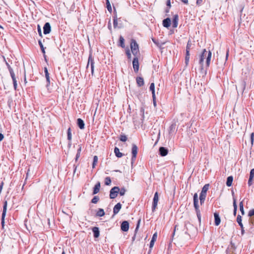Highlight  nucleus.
I'll return each instance as SVG.
<instances>
[{"mask_svg":"<svg viewBox=\"0 0 254 254\" xmlns=\"http://www.w3.org/2000/svg\"><path fill=\"white\" fill-rule=\"evenodd\" d=\"M211 58V52L210 51H206L205 49L203 50L201 55L200 56L199 64L200 65L201 69L203 68L204 59H206V65L208 67L210 65Z\"/></svg>","mask_w":254,"mask_h":254,"instance_id":"1","label":"nucleus"},{"mask_svg":"<svg viewBox=\"0 0 254 254\" xmlns=\"http://www.w3.org/2000/svg\"><path fill=\"white\" fill-rule=\"evenodd\" d=\"M120 188L119 187H114L112 188L110 191V198L111 199H114L118 196Z\"/></svg>","mask_w":254,"mask_h":254,"instance_id":"2","label":"nucleus"},{"mask_svg":"<svg viewBox=\"0 0 254 254\" xmlns=\"http://www.w3.org/2000/svg\"><path fill=\"white\" fill-rule=\"evenodd\" d=\"M7 201L6 200H5L3 203V210L1 215V226L2 228H3L4 225V218L6 215V212L7 210Z\"/></svg>","mask_w":254,"mask_h":254,"instance_id":"3","label":"nucleus"},{"mask_svg":"<svg viewBox=\"0 0 254 254\" xmlns=\"http://www.w3.org/2000/svg\"><path fill=\"white\" fill-rule=\"evenodd\" d=\"M137 151H138V148L137 146L134 144H132V148H131V154H132V157H131V164L133 163V162L135 161L136 155L137 154Z\"/></svg>","mask_w":254,"mask_h":254,"instance_id":"4","label":"nucleus"},{"mask_svg":"<svg viewBox=\"0 0 254 254\" xmlns=\"http://www.w3.org/2000/svg\"><path fill=\"white\" fill-rule=\"evenodd\" d=\"M89 64H90L91 73H92V75H93V73H94V61L93 58L92 57L91 54H90L89 56L88 60V64H87L86 68L88 67Z\"/></svg>","mask_w":254,"mask_h":254,"instance_id":"5","label":"nucleus"},{"mask_svg":"<svg viewBox=\"0 0 254 254\" xmlns=\"http://www.w3.org/2000/svg\"><path fill=\"white\" fill-rule=\"evenodd\" d=\"M158 200H159L158 193L157 192H156L154 195L153 203H152V210L153 211H154L156 209L157 206Z\"/></svg>","mask_w":254,"mask_h":254,"instance_id":"6","label":"nucleus"},{"mask_svg":"<svg viewBox=\"0 0 254 254\" xmlns=\"http://www.w3.org/2000/svg\"><path fill=\"white\" fill-rule=\"evenodd\" d=\"M132 65L135 72H137L139 70V62L138 57H134L132 61Z\"/></svg>","mask_w":254,"mask_h":254,"instance_id":"7","label":"nucleus"},{"mask_svg":"<svg viewBox=\"0 0 254 254\" xmlns=\"http://www.w3.org/2000/svg\"><path fill=\"white\" fill-rule=\"evenodd\" d=\"M51 27L49 22H46L43 27V32L44 34H48L51 32Z\"/></svg>","mask_w":254,"mask_h":254,"instance_id":"8","label":"nucleus"},{"mask_svg":"<svg viewBox=\"0 0 254 254\" xmlns=\"http://www.w3.org/2000/svg\"><path fill=\"white\" fill-rule=\"evenodd\" d=\"M44 72H45V77H46V82H47L46 87H48L50 84V74L48 70V68L46 67H44Z\"/></svg>","mask_w":254,"mask_h":254,"instance_id":"9","label":"nucleus"},{"mask_svg":"<svg viewBox=\"0 0 254 254\" xmlns=\"http://www.w3.org/2000/svg\"><path fill=\"white\" fill-rule=\"evenodd\" d=\"M121 230L124 232H127L129 229V223L127 221H123L121 226Z\"/></svg>","mask_w":254,"mask_h":254,"instance_id":"10","label":"nucleus"},{"mask_svg":"<svg viewBox=\"0 0 254 254\" xmlns=\"http://www.w3.org/2000/svg\"><path fill=\"white\" fill-rule=\"evenodd\" d=\"M159 152L161 156H165L168 154V150L165 147H160L159 149Z\"/></svg>","mask_w":254,"mask_h":254,"instance_id":"11","label":"nucleus"},{"mask_svg":"<svg viewBox=\"0 0 254 254\" xmlns=\"http://www.w3.org/2000/svg\"><path fill=\"white\" fill-rule=\"evenodd\" d=\"M254 178V168L252 169L250 171V177L248 180V184L249 186H251L253 184Z\"/></svg>","mask_w":254,"mask_h":254,"instance_id":"12","label":"nucleus"},{"mask_svg":"<svg viewBox=\"0 0 254 254\" xmlns=\"http://www.w3.org/2000/svg\"><path fill=\"white\" fill-rule=\"evenodd\" d=\"M176 131V125L172 124L169 127V133L171 135H173Z\"/></svg>","mask_w":254,"mask_h":254,"instance_id":"13","label":"nucleus"},{"mask_svg":"<svg viewBox=\"0 0 254 254\" xmlns=\"http://www.w3.org/2000/svg\"><path fill=\"white\" fill-rule=\"evenodd\" d=\"M122 208V204L119 202L117 204H116L113 208V213L114 215H116L119 213L120 210Z\"/></svg>","mask_w":254,"mask_h":254,"instance_id":"14","label":"nucleus"},{"mask_svg":"<svg viewBox=\"0 0 254 254\" xmlns=\"http://www.w3.org/2000/svg\"><path fill=\"white\" fill-rule=\"evenodd\" d=\"M214 216L215 225L216 226H218L221 222V219L219 217V214L217 212H215L214 213Z\"/></svg>","mask_w":254,"mask_h":254,"instance_id":"15","label":"nucleus"},{"mask_svg":"<svg viewBox=\"0 0 254 254\" xmlns=\"http://www.w3.org/2000/svg\"><path fill=\"white\" fill-rule=\"evenodd\" d=\"M93 236L95 238H97L100 235V231L98 227H94L92 229Z\"/></svg>","mask_w":254,"mask_h":254,"instance_id":"16","label":"nucleus"},{"mask_svg":"<svg viewBox=\"0 0 254 254\" xmlns=\"http://www.w3.org/2000/svg\"><path fill=\"white\" fill-rule=\"evenodd\" d=\"M237 221L238 223L239 224V225H240V226L241 227V231H242V234H244V229L243 225L242 223V217L240 215H238L237 216Z\"/></svg>","mask_w":254,"mask_h":254,"instance_id":"17","label":"nucleus"},{"mask_svg":"<svg viewBox=\"0 0 254 254\" xmlns=\"http://www.w3.org/2000/svg\"><path fill=\"white\" fill-rule=\"evenodd\" d=\"M163 25L166 28H168L171 25V19L170 18H166L163 20Z\"/></svg>","mask_w":254,"mask_h":254,"instance_id":"18","label":"nucleus"},{"mask_svg":"<svg viewBox=\"0 0 254 254\" xmlns=\"http://www.w3.org/2000/svg\"><path fill=\"white\" fill-rule=\"evenodd\" d=\"M100 187V183L98 182L93 188V194H95L99 192Z\"/></svg>","mask_w":254,"mask_h":254,"instance_id":"19","label":"nucleus"},{"mask_svg":"<svg viewBox=\"0 0 254 254\" xmlns=\"http://www.w3.org/2000/svg\"><path fill=\"white\" fill-rule=\"evenodd\" d=\"M193 205L194 208H197V207L199 206L198 195L196 193H195L193 195Z\"/></svg>","mask_w":254,"mask_h":254,"instance_id":"20","label":"nucleus"},{"mask_svg":"<svg viewBox=\"0 0 254 254\" xmlns=\"http://www.w3.org/2000/svg\"><path fill=\"white\" fill-rule=\"evenodd\" d=\"M77 124L79 128L82 129L84 128L85 124L84 121L81 119H78L77 120Z\"/></svg>","mask_w":254,"mask_h":254,"instance_id":"21","label":"nucleus"},{"mask_svg":"<svg viewBox=\"0 0 254 254\" xmlns=\"http://www.w3.org/2000/svg\"><path fill=\"white\" fill-rule=\"evenodd\" d=\"M131 50L132 49H139L138 45L136 43V41L134 39H132L130 43Z\"/></svg>","mask_w":254,"mask_h":254,"instance_id":"22","label":"nucleus"},{"mask_svg":"<svg viewBox=\"0 0 254 254\" xmlns=\"http://www.w3.org/2000/svg\"><path fill=\"white\" fill-rule=\"evenodd\" d=\"M179 20V17L177 14H176L174 16L173 19V27L174 28H176L178 26Z\"/></svg>","mask_w":254,"mask_h":254,"instance_id":"23","label":"nucleus"},{"mask_svg":"<svg viewBox=\"0 0 254 254\" xmlns=\"http://www.w3.org/2000/svg\"><path fill=\"white\" fill-rule=\"evenodd\" d=\"M136 83L139 87L142 86L144 84V79L141 77H137L136 79Z\"/></svg>","mask_w":254,"mask_h":254,"instance_id":"24","label":"nucleus"},{"mask_svg":"<svg viewBox=\"0 0 254 254\" xmlns=\"http://www.w3.org/2000/svg\"><path fill=\"white\" fill-rule=\"evenodd\" d=\"M206 196V193L201 192L199 195V199L200 204L202 205L205 199Z\"/></svg>","mask_w":254,"mask_h":254,"instance_id":"25","label":"nucleus"},{"mask_svg":"<svg viewBox=\"0 0 254 254\" xmlns=\"http://www.w3.org/2000/svg\"><path fill=\"white\" fill-rule=\"evenodd\" d=\"M38 43H39V45L40 47V48L41 49V51H42V52L43 53V55H44V58L45 59L46 61H47V59H46V56L45 55V48L44 47V46L43 45V43L42 42V41L39 40L38 41Z\"/></svg>","mask_w":254,"mask_h":254,"instance_id":"26","label":"nucleus"},{"mask_svg":"<svg viewBox=\"0 0 254 254\" xmlns=\"http://www.w3.org/2000/svg\"><path fill=\"white\" fill-rule=\"evenodd\" d=\"M114 14V16L113 17V26L114 28H116L118 27V18L117 12H115Z\"/></svg>","mask_w":254,"mask_h":254,"instance_id":"27","label":"nucleus"},{"mask_svg":"<svg viewBox=\"0 0 254 254\" xmlns=\"http://www.w3.org/2000/svg\"><path fill=\"white\" fill-rule=\"evenodd\" d=\"M114 153L116 156L118 158H121L123 156V154L120 152V150L117 147H115L114 149Z\"/></svg>","mask_w":254,"mask_h":254,"instance_id":"28","label":"nucleus"},{"mask_svg":"<svg viewBox=\"0 0 254 254\" xmlns=\"http://www.w3.org/2000/svg\"><path fill=\"white\" fill-rule=\"evenodd\" d=\"M236 198L235 197H233V207H234V211H233V214L234 216L236 215L237 213V202H236Z\"/></svg>","mask_w":254,"mask_h":254,"instance_id":"29","label":"nucleus"},{"mask_svg":"<svg viewBox=\"0 0 254 254\" xmlns=\"http://www.w3.org/2000/svg\"><path fill=\"white\" fill-rule=\"evenodd\" d=\"M233 181V177L231 176H229L227 179L226 185L227 187H230L232 186V182Z\"/></svg>","mask_w":254,"mask_h":254,"instance_id":"30","label":"nucleus"},{"mask_svg":"<svg viewBox=\"0 0 254 254\" xmlns=\"http://www.w3.org/2000/svg\"><path fill=\"white\" fill-rule=\"evenodd\" d=\"M78 147H78V148L77 149V153H76V157H75V161H77L78 160V158H79V157L80 156V153H81V149H82L81 145H79Z\"/></svg>","mask_w":254,"mask_h":254,"instance_id":"31","label":"nucleus"},{"mask_svg":"<svg viewBox=\"0 0 254 254\" xmlns=\"http://www.w3.org/2000/svg\"><path fill=\"white\" fill-rule=\"evenodd\" d=\"M119 46H120L122 48H125V39L123 37L121 36L119 39Z\"/></svg>","mask_w":254,"mask_h":254,"instance_id":"32","label":"nucleus"},{"mask_svg":"<svg viewBox=\"0 0 254 254\" xmlns=\"http://www.w3.org/2000/svg\"><path fill=\"white\" fill-rule=\"evenodd\" d=\"M131 50V52H132V54L134 55V57L138 58V57L140 55L139 49H132Z\"/></svg>","mask_w":254,"mask_h":254,"instance_id":"33","label":"nucleus"},{"mask_svg":"<svg viewBox=\"0 0 254 254\" xmlns=\"http://www.w3.org/2000/svg\"><path fill=\"white\" fill-rule=\"evenodd\" d=\"M105 215V212L102 208H99L98 211L97 212L96 215L98 216H103Z\"/></svg>","mask_w":254,"mask_h":254,"instance_id":"34","label":"nucleus"},{"mask_svg":"<svg viewBox=\"0 0 254 254\" xmlns=\"http://www.w3.org/2000/svg\"><path fill=\"white\" fill-rule=\"evenodd\" d=\"M209 185L208 184H205L203 187L201 192L206 193L207 191H208V190L209 189Z\"/></svg>","mask_w":254,"mask_h":254,"instance_id":"35","label":"nucleus"},{"mask_svg":"<svg viewBox=\"0 0 254 254\" xmlns=\"http://www.w3.org/2000/svg\"><path fill=\"white\" fill-rule=\"evenodd\" d=\"M67 139L69 141H71L72 138L71 130L70 127H69L67 131Z\"/></svg>","mask_w":254,"mask_h":254,"instance_id":"36","label":"nucleus"},{"mask_svg":"<svg viewBox=\"0 0 254 254\" xmlns=\"http://www.w3.org/2000/svg\"><path fill=\"white\" fill-rule=\"evenodd\" d=\"M106 7L108 9V10L110 12H112V7L111 3L110 2L109 0H106Z\"/></svg>","mask_w":254,"mask_h":254,"instance_id":"37","label":"nucleus"},{"mask_svg":"<svg viewBox=\"0 0 254 254\" xmlns=\"http://www.w3.org/2000/svg\"><path fill=\"white\" fill-rule=\"evenodd\" d=\"M195 210L196 213L197 217L198 220L200 221L201 218V214L200 210L199 209V206H197V208H195Z\"/></svg>","mask_w":254,"mask_h":254,"instance_id":"38","label":"nucleus"},{"mask_svg":"<svg viewBox=\"0 0 254 254\" xmlns=\"http://www.w3.org/2000/svg\"><path fill=\"white\" fill-rule=\"evenodd\" d=\"M239 206H240V210L242 214L244 215L245 212H244V205H243V201H242L240 202Z\"/></svg>","mask_w":254,"mask_h":254,"instance_id":"39","label":"nucleus"},{"mask_svg":"<svg viewBox=\"0 0 254 254\" xmlns=\"http://www.w3.org/2000/svg\"><path fill=\"white\" fill-rule=\"evenodd\" d=\"M126 191L127 190L124 187H123L121 189H120L119 193H120V195L123 196L125 195Z\"/></svg>","mask_w":254,"mask_h":254,"instance_id":"40","label":"nucleus"},{"mask_svg":"<svg viewBox=\"0 0 254 254\" xmlns=\"http://www.w3.org/2000/svg\"><path fill=\"white\" fill-rule=\"evenodd\" d=\"M98 162V157L97 156H94L93 157V161L92 163V168H94Z\"/></svg>","mask_w":254,"mask_h":254,"instance_id":"41","label":"nucleus"},{"mask_svg":"<svg viewBox=\"0 0 254 254\" xmlns=\"http://www.w3.org/2000/svg\"><path fill=\"white\" fill-rule=\"evenodd\" d=\"M120 140L123 142H125L127 140V137L125 134H121L120 136Z\"/></svg>","mask_w":254,"mask_h":254,"instance_id":"42","label":"nucleus"},{"mask_svg":"<svg viewBox=\"0 0 254 254\" xmlns=\"http://www.w3.org/2000/svg\"><path fill=\"white\" fill-rule=\"evenodd\" d=\"M111 183V180L109 177H107L105 180V184L106 185L109 186Z\"/></svg>","mask_w":254,"mask_h":254,"instance_id":"43","label":"nucleus"},{"mask_svg":"<svg viewBox=\"0 0 254 254\" xmlns=\"http://www.w3.org/2000/svg\"><path fill=\"white\" fill-rule=\"evenodd\" d=\"M149 89L152 94L155 93V84L154 83H151Z\"/></svg>","mask_w":254,"mask_h":254,"instance_id":"44","label":"nucleus"},{"mask_svg":"<svg viewBox=\"0 0 254 254\" xmlns=\"http://www.w3.org/2000/svg\"><path fill=\"white\" fill-rule=\"evenodd\" d=\"M99 200L98 196H95L91 200V202L93 203H96Z\"/></svg>","mask_w":254,"mask_h":254,"instance_id":"45","label":"nucleus"},{"mask_svg":"<svg viewBox=\"0 0 254 254\" xmlns=\"http://www.w3.org/2000/svg\"><path fill=\"white\" fill-rule=\"evenodd\" d=\"M126 55L127 57V58L129 59V60H130L131 59V53L130 52V51L129 49H127L126 50Z\"/></svg>","mask_w":254,"mask_h":254,"instance_id":"46","label":"nucleus"},{"mask_svg":"<svg viewBox=\"0 0 254 254\" xmlns=\"http://www.w3.org/2000/svg\"><path fill=\"white\" fill-rule=\"evenodd\" d=\"M37 30H38V32L39 36L41 37H42V31H41V27L39 25H38Z\"/></svg>","mask_w":254,"mask_h":254,"instance_id":"47","label":"nucleus"},{"mask_svg":"<svg viewBox=\"0 0 254 254\" xmlns=\"http://www.w3.org/2000/svg\"><path fill=\"white\" fill-rule=\"evenodd\" d=\"M157 233H155L153 235V236L152 237V239H151V241H154L155 242L156 241V239H157Z\"/></svg>","mask_w":254,"mask_h":254,"instance_id":"48","label":"nucleus"},{"mask_svg":"<svg viewBox=\"0 0 254 254\" xmlns=\"http://www.w3.org/2000/svg\"><path fill=\"white\" fill-rule=\"evenodd\" d=\"M152 41L154 44H155L158 47H161L162 46V44H160L158 41L154 39H152Z\"/></svg>","mask_w":254,"mask_h":254,"instance_id":"49","label":"nucleus"},{"mask_svg":"<svg viewBox=\"0 0 254 254\" xmlns=\"http://www.w3.org/2000/svg\"><path fill=\"white\" fill-rule=\"evenodd\" d=\"M12 81H13L14 88L15 90H16L17 86L16 79H13V80H12Z\"/></svg>","mask_w":254,"mask_h":254,"instance_id":"50","label":"nucleus"},{"mask_svg":"<svg viewBox=\"0 0 254 254\" xmlns=\"http://www.w3.org/2000/svg\"><path fill=\"white\" fill-rule=\"evenodd\" d=\"M254 215V209H251L249 211L248 216L252 217Z\"/></svg>","mask_w":254,"mask_h":254,"instance_id":"51","label":"nucleus"},{"mask_svg":"<svg viewBox=\"0 0 254 254\" xmlns=\"http://www.w3.org/2000/svg\"><path fill=\"white\" fill-rule=\"evenodd\" d=\"M190 60V56H186L185 57V64L187 65L189 64Z\"/></svg>","mask_w":254,"mask_h":254,"instance_id":"52","label":"nucleus"},{"mask_svg":"<svg viewBox=\"0 0 254 254\" xmlns=\"http://www.w3.org/2000/svg\"><path fill=\"white\" fill-rule=\"evenodd\" d=\"M140 221H141L140 219H139L138 220L137 224V225H136V228H135V232H136L137 231V230L138 229V228L139 227V224H140Z\"/></svg>","mask_w":254,"mask_h":254,"instance_id":"53","label":"nucleus"},{"mask_svg":"<svg viewBox=\"0 0 254 254\" xmlns=\"http://www.w3.org/2000/svg\"><path fill=\"white\" fill-rule=\"evenodd\" d=\"M154 243H155L154 241H153L151 240V241L150 242V244H149V248H150V249H151L153 247V246L154 245Z\"/></svg>","mask_w":254,"mask_h":254,"instance_id":"54","label":"nucleus"},{"mask_svg":"<svg viewBox=\"0 0 254 254\" xmlns=\"http://www.w3.org/2000/svg\"><path fill=\"white\" fill-rule=\"evenodd\" d=\"M196 3L198 5H200L202 3V0H196Z\"/></svg>","mask_w":254,"mask_h":254,"instance_id":"55","label":"nucleus"},{"mask_svg":"<svg viewBox=\"0 0 254 254\" xmlns=\"http://www.w3.org/2000/svg\"><path fill=\"white\" fill-rule=\"evenodd\" d=\"M166 5H167V6H168L169 8H170V7H171V1H170V0H167Z\"/></svg>","mask_w":254,"mask_h":254,"instance_id":"56","label":"nucleus"},{"mask_svg":"<svg viewBox=\"0 0 254 254\" xmlns=\"http://www.w3.org/2000/svg\"><path fill=\"white\" fill-rule=\"evenodd\" d=\"M190 44L189 43V42L187 45L186 50H190Z\"/></svg>","mask_w":254,"mask_h":254,"instance_id":"57","label":"nucleus"},{"mask_svg":"<svg viewBox=\"0 0 254 254\" xmlns=\"http://www.w3.org/2000/svg\"><path fill=\"white\" fill-rule=\"evenodd\" d=\"M8 70L9 71L10 74H11V73H14V71L10 66H9L8 67Z\"/></svg>","mask_w":254,"mask_h":254,"instance_id":"58","label":"nucleus"},{"mask_svg":"<svg viewBox=\"0 0 254 254\" xmlns=\"http://www.w3.org/2000/svg\"><path fill=\"white\" fill-rule=\"evenodd\" d=\"M10 74L12 80H13V79H16L14 73H11Z\"/></svg>","mask_w":254,"mask_h":254,"instance_id":"59","label":"nucleus"},{"mask_svg":"<svg viewBox=\"0 0 254 254\" xmlns=\"http://www.w3.org/2000/svg\"><path fill=\"white\" fill-rule=\"evenodd\" d=\"M4 138V135L2 133H0V142L3 140Z\"/></svg>","mask_w":254,"mask_h":254,"instance_id":"60","label":"nucleus"},{"mask_svg":"<svg viewBox=\"0 0 254 254\" xmlns=\"http://www.w3.org/2000/svg\"><path fill=\"white\" fill-rule=\"evenodd\" d=\"M229 49H228L227 50V51H226V60H227V58H228V55H229Z\"/></svg>","mask_w":254,"mask_h":254,"instance_id":"61","label":"nucleus"},{"mask_svg":"<svg viewBox=\"0 0 254 254\" xmlns=\"http://www.w3.org/2000/svg\"><path fill=\"white\" fill-rule=\"evenodd\" d=\"M152 95L153 101H156V97H155V93L152 94Z\"/></svg>","mask_w":254,"mask_h":254,"instance_id":"62","label":"nucleus"},{"mask_svg":"<svg viewBox=\"0 0 254 254\" xmlns=\"http://www.w3.org/2000/svg\"><path fill=\"white\" fill-rule=\"evenodd\" d=\"M182 2L185 4H187L188 3V0H181Z\"/></svg>","mask_w":254,"mask_h":254,"instance_id":"63","label":"nucleus"},{"mask_svg":"<svg viewBox=\"0 0 254 254\" xmlns=\"http://www.w3.org/2000/svg\"><path fill=\"white\" fill-rule=\"evenodd\" d=\"M73 167H74L73 173L74 174L75 173V171H76V169H77V166H76L75 165H73Z\"/></svg>","mask_w":254,"mask_h":254,"instance_id":"64","label":"nucleus"}]
</instances>
